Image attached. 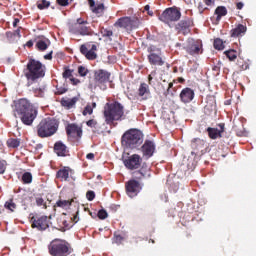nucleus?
I'll return each mask as SVG.
<instances>
[{"instance_id": "f257e3e1", "label": "nucleus", "mask_w": 256, "mask_h": 256, "mask_svg": "<svg viewBox=\"0 0 256 256\" xmlns=\"http://www.w3.org/2000/svg\"><path fill=\"white\" fill-rule=\"evenodd\" d=\"M14 115L15 117L20 115L21 121L24 125H32L33 121H35V118L37 117V107L29 103L27 99H20L15 104Z\"/></svg>"}, {"instance_id": "f03ea898", "label": "nucleus", "mask_w": 256, "mask_h": 256, "mask_svg": "<svg viewBox=\"0 0 256 256\" xmlns=\"http://www.w3.org/2000/svg\"><path fill=\"white\" fill-rule=\"evenodd\" d=\"M125 115V108L119 102L107 103L104 107V117L107 125L119 121Z\"/></svg>"}, {"instance_id": "7ed1b4c3", "label": "nucleus", "mask_w": 256, "mask_h": 256, "mask_svg": "<svg viewBox=\"0 0 256 256\" xmlns=\"http://www.w3.org/2000/svg\"><path fill=\"white\" fill-rule=\"evenodd\" d=\"M143 143V133L137 129H130L122 136V145L128 149H136Z\"/></svg>"}, {"instance_id": "20e7f679", "label": "nucleus", "mask_w": 256, "mask_h": 256, "mask_svg": "<svg viewBox=\"0 0 256 256\" xmlns=\"http://www.w3.org/2000/svg\"><path fill=\"white\" fill-rule=\"evenodd\" d=\"M59 124L57 120L51 118L43 119L37 126V133L40 137H51L57 133Z\"/></svg>"}, {"instance_id": "39448f33", "label": "nucleus", "mask_w": 256, "mask_h": 256, "mask_svg": "<svg viewBox=\"0 0 256 256\" xmlns=\"http://www.w3.org/2000/svg\"><path fill=\"white\" fill-rule=\"evenodd\" d=\"M28 72H26V78L28 81H36V79H41L45 77V65L36 60H30L27 65Z\"/></svg>"}, {"instance_id": "423d86ee", "label": "nucleus", "mask_w": 256, "mask_h": 256, "mask_svg": "<svg viewBox=\"0 0 256 256\" xmlns=\"http://www.w3.org/2000/svg\"><path fill=\"white\" fill-rule=\"evenodd\" d=\"M49 253L52 256H67L71 255V247L65 240L55 239L53 240L49 247Z\"/></svg>"}, {"instance_id": "0eeeda50", "label": "nucleus", "mask_w": 256, "mask_h": 256, "mask_svg": "<svg viewBox=\"0 0 256 256\" xmlns=\"http://www.w3.org/2000/svg\"><path fill=\"white\" fill-rule=\"evenodd\" d=\"M115 25L116 27H121L122 29L131 31V29H137L139 25H141V21L137 17H123L120 18Z\"/></svg>"}, {"instance_id": "6e6552de", "label": "nucleus", "mask_w": 256, "mask_h": 256, "mask_svg": "<svg viewBox=\"0 0 256 256\" xmlns=\"http://www.w3.org/2000/svg\"><path fill=\"white\" fill-rule=\"evenodd\" d=\"M163 23H171V21H179L181 12L177 8H167L159 17Z\"/></svg>"}, {"instance_id": "1a4fd4ad", "label": "nucleus", "mask_w": 256, "mask_h": 256, "mask_svg": "<svg viewBox=\"0 0 256 256\" xmlns=\"http://www.w3.org/2000/svg\"><path fill=\"white\" fill-rule=\"evenodd\" d=\"M149 55H148V61L150 65H164L163 58L161 57V49L155 47V46H150L148 48Z\"/></svg>"}, {"instance_id": "9d476101", "label": "nucleus", "mask_w": 256, "mask_h": 256, "mask_svg": "<svg viewBox=\"0 0 256 256\" xmlns=\"http://www.w3.org/2000/svg\"><path fill=\"white\" fill-rule=\"evenodd\" d=\"M183 49H185L189 55H197L201 51V41L189 38L186 43L183 44Z\"/></svg>"}, {"instance_id": "9b49d317", "label": "nucleus", "mask_w": 256, "mask_h": 256, "mask_svg": "<svg viewBox=\"0 0 256 256\" xmlns=\"http://www.w3.org/2000/svg\"><path fill=\"white\" fill-rule=\"evenodd\" d=\"M96 51H97V45L95 44L86 43L80 47V52L89 61H93L97 59V53H95Z\"/></svg>"}, {"instance_id": "f8f14e48", "label": "nucleus", "mask_w": 256, "mask_h": 256, "mask_svg": "<svg viewBox=\"0 0 256 256\" xmlns=\"http://www.w3.org/2000/svg\"><path fill=\"white\" fill-rule=\"evenodd\" d=\"M109 77H111V74L105 70H98L95 72V81L96 85L100 87L103 91L107 89V85L105 83H109Z\"/></svg>"}, {"instance_id": "ddd939ff", "label": "nucleus", "mask_w": 256, "mask_h": 256, "mask_svg": "<svg viewBox=\"0 0 256 256\" xmlns=\"http://www.w3.org/2000/svg\"><path fill=\"white\" fill-rule=\"evenodd\" d=\"M141 161V156L138 154H133L132 156L124 159L123 163L126 169L133 171V169H139V167H141Z\"/></svg>"}, {"instance_id": "4468645a", "label": "nucleus", "mask_w": 256, "mask_h": 256, "mask_svg": "<svg viewBox=\"0 0 256 256\" xmlns=\"http://www.w3.org/2000/svg\"><path fill=\"white\" fill-rule=\"evenodd\" d=\"M126 191L129 197H137V193L141 191V185L136 180H130L126 184Z\"/></svg>"}, {"instance_id": "2eb2a0df", "label": "nucleus", "mask_w": 256, "mask_h": 256, "mask_svg": "<svg viewBox=\"0 0 256 256\" xmlns=\"http://www.w3.org/2000/svg\"><path fill=\"white\" fill-rule=\"evenodd\" d=\"M142 153L146 159L153 157V153H155V143L151 140H146L142 146Z\"/></svg>"}, {"instance_id": "dca6fc26", "label": "nucleus", "mask_w": 256, "mask_h": 256, "mask_svg": "<svg viewBox=\"0 0 256 256\" xmlns=\"http://www.w3.org/2000/svg\"><path fill=\"white\" fill-rule=\"evenodd\" d=\"M33 229H38V231H45L49 227V220H47V216H42L37 220H34L32 223Z\"/></svg>"}, {"instance_id": "f3484780", "label": "nucleus", "mask_w": 256, "mask_h": 256, "mask_svg": "<svg viewBox=\"0 0 256 256\" xmlns=\"http://www.w3.org/2000/svg\"><path fill=\"white\" fill-rule=\"evenodd\" d=\"M195 97V92L191 88H184L180 93L182 103H191Z\"/></svg>"}, {"instance_id": "a211bd4d", "label": "nucleus", "mask_w": 256, "mask_h": 256, "mask_svg": "<svg viewBox=\"0 0 256 256\" xmlns=\"http://www.w3.org/2000/svg\"><path fill=\"white\" fill-rule=\"evenodd\" d=\"M66 133L69 137H81V135H83V130L76 124H69L66 127Z\"/></svg>"}, {"instance_id": "6ab92c4d", "label": "nucleus", "mask_w": 256, "mask_h": 256, "mask_svg": "<svg viewBox=\"0 0 256 256\" xmlns=\"http://www.w3.org/2000/svg\"><path fill=\"white\" fill-rule=\"evenodd\" d=\"M220 129L217 128H207L208 135L210 139H219L222 133L225 131V124H219Z\"/></svg>"}, {"instance_id": "aec40b11", "label": "nucleus", "mask_w": 256, "mask_h": 256, "mask_svg": "<svg viewBox=\"0 0 256 256\" xmlns=\"http://www.w3.org/2000/svg\"><path fill=\"white\" fill-rule=\"evenodd\" d=\"M71 175H73V170L68 167H64L57 172L56 177L57 179H60V181H69V177H71Z\"/></svg>"}, {"instance_id": "412c9836", "label": "nucleus", "mask_w": 256, "mask_h": 256, "mask_svg": "<svg viewBox=\"0 0 256 256\" xmlns=\"http://www.w3.org/2000/svg\"><path fill=\"white\" fill-rule=\"evenodd\" d=\"M84 23H87V22L79 18L77 19V23L75 24V27L78 30V33H80V35H90L91 32L87 26H84Z\"/></svg>"}, {"instance_id": "4be33fe9", "label": "nucleus", "mask_w": 256, "mask_h": 256, "mask_svg": "<svg viewBox=\"0 0 256 256\" xmlns=\"http://www.w3.org/2000/svg\"><path fill=\"white\" fill-rule=\"evenodd\" d=\"M54 151L58 155V157H65L67 155V146L62 142H56L54 145Z\"/></svg>"}, {"instance_id": "5701e85b", "label": "nucleus", "mask_w": 256, "mask_h": 256, "mask_svg": "<svg viewBox=\"0 0 256 256\" xmlns=\"http://www.w3.org/2000/svg\"><path fill=\"white\" fill-rule=\"evenodd\" d=\"M138 95L143 99H149L151 97V91H149V85L142 83L138 89Z\"/></svg>"}, {"instance_id": "b1692460", "label": "nucleus", "mask_w": 256, "mask_h": 256, "mask_svg": "<svg viewBox=\"0 0 256 256\" xmlns=\"http://www.w3.org/2000/svg\"><path fill=\"white\" fill-rule=\"evenodd\" d=\"M247 32V26L239 24L236 28L232 29L231 37H241V35H245Z\"/></svg>"}, {"instance_id": "393cba45", "label": "nucleus", "mask_w": 256, "mask_h": 256, "mask_svg": "<svg viewBox=\"0 0 256 256\" xmlns=\"http://www.w3.org/2000/svg\"><path fill=\"white\" fill-rule=\"evenodd\" d=\"M90 7H92L93 13H95L98 17H101L103 15V11H105V6L103 4H99L93 8V5H95V2L93 0H89Z\"/></svg>"}, {"instance_id": "a878e982", "label": "nucleus", "mask_w": 256, "mask_h": 256, "mask_svg": "<svg viewBox=\"0 0 256 256\" xmlns=\"http://www.w3.org/2000/svg\"><path fill=\"white\" fill-rule=\"evenodd\" d=\"M49 45H51V41H49L47 38L38 40L36 43V47L39 51H46Z\"/></svg>"}, {"instance_id": "bb28decb", "label": "nucleus", "mask_w": 256, "mask_h": 256, "mask_svg": "<svg viewBox=\"0 0 256 256\" xmlns=\"http://www.w3.org/2000/svg\"><path fill=\"white\" fill-rule=\"evenodd\" d=\"M97 107V103L93 102L91 104H87L86 107L84 108L82 114L84 116L86 115H93V110Z\"/></svg>"}, {"instance_id": "cd10ccee", "label": "nucleus", "mask_w": 256, "mask_h": 256, "mask_svg": "<svg viewBox=\"0 0 256 256\" xmlns=\"http://www.w3.org/2000/svg\"><path fill=\"white\" fill-rule=\"evenodd\" d=\"M215 14L217 15V21H219L222 17L227 15V8H225V6H219L216 8Z\"/></svg>"}, {"instance_id": "c85d7f7f", "label": "nucleus", "mask_w": 256, "mask_h": 256, "mask_svg": "<svg viewBox=\"0 0 256 256\" xmlns=\"http://www.w3.org/2000/svg\"><path fill=\"white\" fill-rule=\"evenodd\" d=\"M77 103V98H67L62 100L63 107H68V109H71Z\"/></svg>"}, {"instance_id": "c756f323", "label": "nucleus", "mask_w": 256, "mask_h": 256, "mask_svg": "<svg viewBox=\"0 0 256 256\" xmlns=\"http://www.w3.org/2000/svg\"><path fill=\"white\" fill-rule=\"evenodd\" d=\"M214 49H217L218 51H223L225 49V42L223 40L217 38L214 40Z\"/></svg>"}, {"instance_id": "7c9ffc66", "label": "nucleus", "mask_w": 256, "mask_h": 256, "mask_svg": "<svg viewBox=\"0 0 256 256\" xmlns=\"http://www.w3.org/2000/svg\"><path fill=\"white\" fill-rule=\"evenodd\" d=\"M8 147H12L13 149H16V147H19L21 145V140L11 138L7 141Z\"/></svg>"}, {"instance_id": "2f4dec72", "label": "nucleus", "mask_w": 256, "mask_h": 256, "mask_svg": "<svg viewBox=\"0 0 256 256\" xmlns=\"http://www.w3.org/2000/svg\"><path fill=\"white\" fill-rule=\"evenodd\" d=\"M57 207H61L62 209H69L71 207V201L69 200H59L56 203Z\"/></svg>"}, {"instance_id": "473e14b6", "label": "nucleus", "mask_w": 256, "mask_h": 256, "mask_svg": "<svg viewBox=\"0 0 256 256\" xmlns=\"http://www.w3.org/2000/svg\"><path fill=\"white\" fill-rule=\"evenodd\" d=\"M226 57H228L229 61H235L237 59V51L228 50L224 52Z\"/></svg>"}, {"instance_id": "72a5a7b5", "label": "nucleus", "mask_w": 256, "mask_h": 256, "mask_svg": "<svg viewBox=\"0 0 256 256\" xmlns=\"http://www.w3.org/2000/svg\"><path fill=\"white\" fill-rule=\"evenodd\" d=\"M23 183H31L33 181V175L31 173L26 172L22 176Z\"/></svg>"}, {"instance_id": "f704fd0d", "label": "nucleus", "mask_w": 256, "mask_h": 256, "mask_svg": "<svg viewBox=\"0 0 256 256\" xmlns=\"http://www.w3.org/2000/svg\"><path fill=\"white\" fill-rule=\"evenodd\" d=\"M4 207L6 209H9V211H15V209L17 208V205L14 203L13 200H9L5 203Z\"/></svg>"}, {"instance_id": "c9c22d12", "label": "nucleus", "mask_w": 256, "mask_h": 256, "mask_svg": "<svg viewBox=\"0 0 256 256\" xmlns=\"http://www.w3.org/2000/svg\"><path fill=\"white\" fill-rule=\"evenodd\" d=\"M51 3L47 0H42L37 3L38 9H47Z\"/></svg>"}, {"instance_id": "e433bc0d", "label": "nucleus", "mask_w": 256, "mask_h": 256, "mask_svg": "<svg viewBox=\"0 0 256 256\" xmlns=\"http://www.w3.org/2000/svg\"><path fill=\"white\" fill-rule=\"evenodd\" d=\"M97 215H98V218L101 220L107 219V217H109V214L107 213V211L105 209L99 210Z\"/></svg>"}, {"instance_id": "4c0bfd02", "label": "nucleus", "mask_w": 256, "mask_h": 256, "mask_svg": "<svg viewBox=\"0 0 256 256\" xmlns=\"http://www.w3.org/2000/svg\"><path fill=\"white\" fill-rule=\"evenodd\" d=\"M78 73H79L80 77H86L87 74L89 73V70H87L84 66H79Z\"/></svg>"}, {"instance_id": "58836bf2", "label": "nucleus", "mask_w": 256, "mask_h": 256, "mask_svg": "<svg viewBox=\"0 0 256 256\" xmlns=\"http://www.w3.org/2000/svg\"><path fill=\"white\" fill-rule=\"evenodd\" d=\"M36 97H43L45 95V87L34 89Z\"/></svg>"}, {"instance_id": "ea45409f", "label": "nucleus", "mask_w": 256, "mask_h": 256, "mask_svg": "<svg viewBox=\"0 0 256 256\" xmlns=\"http://www.w3.org/2000/svg\"><path fill=\"white\" fill-rule=\"evenodd\" d=\"M101 34H102V37H113V31L109 29H102Z\"/></svg>"}, {"instance_id": "a19ab883", "label": "nucleus", "mask_w": 256, "mask_h": 256, "mask_svg": "<svg viewBox=\"0 0 256 256\" xmlns=\"http://www.w3.org/2000/svg\"><path fill=\"white\" fill-rule=\"evenodd\" d=\"M5 169H7V162L5 160H0V175L5 173Z\"/></svg>"}, {"instance_id": "79ce46f5", "label": "nucleus", "mask_w": 256, "mask_h": 256, "mask_svg": "<svg viewBox=\"0 0 256 256\" xmlns=\"http://www.w3.org/2000/svg\"><path fill=\"white\" fill-rule=\"evenodd\" d=\"M86 125L88 127H92L93 129H97V127H99V124L94 119L87 121Z\"/></svg>"}, {"instance_id": "37998d69", "label": "nucleus", "mask_w": 256, "mask_h": 256, "mask_svg": "<svg viewBox=\"0 0 256 256\" xmlns=\"http://www.w3.org/2000/svg\"><path fill=\"white\" fill-rule=\"evenodd\" d=\"M202 143H203V140H201V139H199V138H194V139L192 140V147H193L194 149H197V145H202Z\"/></svg>"}, {"instance_id": "c03bdc74", "label": "nucleus", "mask_w": 256, "mask_h": 256, "mask_svg": "<svg viewBox=\"0 0 256 256\" xmlns=\"http://www.w3.org/2000/svg\"><path fill=\"white\" fill-rule=\"evenodd\" d=\"M86 197H87L88 201H93V199H95V192L88 191L86 194Z\"/></svg>"}, {"instance_id": "a18cd8bd", "label": "nucleus", "mask_w": 256, "mask_h": 256, "mask_svg": "<svg viewBox=\"0 0 256 256\" xmlns=\"http://www.w3.org/2000/svg\"><path fill=\"white\" fill-rule=\"evenodd\" d=\"M71 1L73 0H57V3H59L62 7H67Z\"/></svg>"}, {"instance_id": "49530a36", "label": "nucleus", "mask_w": 256, "mask_h": 256, "mask_svg": "<svg viewBox=\"0 0 256 256\" xmlns=\"http://www.w3.org/2000/svg\"><path fill=\"white\" fill-rule=\"evenodd\" d=\"M64 79H69L71 77V70H65L63 72Z\"/></svg>"}, {"instance_id": "de8ad7c7", "label": "nucleus", "mask_w": 256, "mask_h": 256, "mask_svg": "<svg viewBox=\"0 0 256 256\" xmlns=\"http://www.w3.org/2000/svg\"><path fill=\"white\" fill-rule=\"evenodd\" d=\"M70 82L72 83V85H79V83H81V81L76 78H70Z\"/></svg>"}, {"instance_id": "09e8293b", "label": "nucleus", "mask_w": 256, "mask_h": 256, "mask_svg": "<svg viewBox=\"0 0 256 256\" xmlns=\"http://www.w3.org/2000/svg\"><path fill=\"white\" fill-rule=\"evenodd\" d=\"M14 36H15V37H18V39H21V29H20V28H18L17 30H15Z\"/></svg>"}, {"instance_id": "8fccbe9b", "label": "nucleus", "mask_w": 256, "mask_h": 256, "mask_svg": "<svg viewBox=\"0 0 256 256\" xmlns=\"http://www.w3.org/2000/svg\"><path fill=\"white\" fill-rule=\"evenodd\" d=\"M53 52H50V53H48V54H46V55H44V59H46V60H51V59H53Z\"/></svg>"}, {"instance_id": "3c124183", "label": "nucleus", "mask_w": 256, "mask_h": 256, "mask_svg": "<svg viewBox=\"0 0 256 256\" xmlns=\"http://www.w3.org/2000/svg\"><path fill=\"white\" fill-rule=\"evenodd\" d=\"M36 203H37V205H38L39 207H41V205H43V203H44L43 198H37V199H36Z\"/></svg>"}, {"instance_id": "603ef678", "label": "nucleus", "mask_w": 256, "mask_h": 256, "mask_svg": "<svg viewBox=\"0 0 256 256\" xmlns=\"http://www.w3.org/2000/svg\"><path fill=\"white\" fill-rule=\"evenodd\" d=\"M86 159H89L90 161H93V159H95V154H93V153L87 154Z\"/></svg>"}, {"instance_id": "864d4df0", "label": "nucleus", "mask_w": 256, "mask_h": 256, "mask_svg": "<svg viewBox=\"0 0 256 256\" xmlns=\"http://www.w3.org/2000/svg\"><path fill=\"white\" fill-rule=\"evenodd\" d=\"M156 74H157V72L153 71V72L149 75V77H148L149 83H151V81L153 80V77H155Z\"/></svg>"}, {"instance_id": "5fc2aeb1", "label": "nucleus", "mask_w": 256, "mask_h": 256, "mask_svg": "<svg viewBox=\"0 0 256 256\" xmlns=\"http://www.w3.org/2000/svg\"><path fill=\"white\" fill-rule=\"evenodd\" d=\"M63 93H67V89H65V88L58 89V94L59 95H63Z\"/></svg>"}, {"instance_id": "6e6d98bb", "label": "nucleus", "mask_w": 256, "mask_h": 256, "mask_svg": "<svg viewBox=\"0 0 256 256\" xmlns=\"http://www.w3.org/2000/svg\"><path fill=\"white\" fill-rule=\"evenodd\" d=\"M180 25L182 29H187V27H189V24L187 22H181Z\"/></svg>"}, {"instance_id": "4d7b16f0", "label": "nucleus", "mask_w": 256, "mask_h": 256, "mask_svg": "<svg viewBox=\"0 0 256 256\" xmlns=\"http://www.w3.org/2000/svg\"><path fill=\"white\" fill-rule=\"evenodd\" d=\"M236 7H237V9H243V2H238L237 4H236Z\"/></svg>"}, {"instance_id": "13d9d810", "label": "nucleus", "mask_w": 256, "mask_h": 256, "mask_svg": "<svg viewBox=\"0 0 256 256\" xmlns=\"http://www.w3.org/2000/svg\"><path fill=\"white\" fill-rule=\"evenodd\" d=\"M215 0H205V4L206 5H211L212 3H214Z\"/></svg>"}, {"instance_id": "bf43d9fd", "label": "nucleus", "mask_w": 256, "mask_h": 256, "mask_svg": "<svg viewBox=\"0 0 256 256\" xmlns=\"http://www.w3.org/2000/svg\"><path fill=\"white\" fill-rule=\"evenodd\" d=\"M72 221H74V223H77L79 221V216L75 215L73 218H72Z\"/></svg>"}, {"instance_id": "052dcab7", "label": "nucleus", "mask_w": 256, "mask_h": 256, "mask_svg": "<svg viewBox=\"0 0 256 256\" xmlns=\"http://www.w3.org/2000/svg\"><path fill=\"white\" fill-rule=\"evenodd\" d=\"M33 46V41L29 40L27 43H26V47H32Z\"/></svg>"}, {"instance_id": "680f3d73", "label": "nucleus", "mask_w": 256, "mask_h": 256, "mask_svg": "<svg viewBox=\"0 0 256 256\" xmlns=\"http://www.w3.org/2000/svg\"><path fill=\"white\" fill-rule=\"evenodd\" d=\"M121 236H116L115 241L116 243H121Z\"/></svg>"}, {"instance_id": "e2e57ef3", "label": "nucleus", "mask_w": 256, "mask_h": 256, "mask_svg": "<svg viewBox=\"0 0 256 256\" xmlns=\"http://www.w3.org/2000/svg\"><path fill=\"white\" fill-rule=\"evenodd\" d=\"M17 23H19V19H15L13 22V27H17Z\"/></svg>"}, {"instance_id": "0e129e2a", "label": "nucleus", "mask_w": 256, "mask_h": 256, "mask_svg": "<svg viewBox=\"0 0 256 256\" xmlns=\"http://www.w3.org/2000/svg\"><path fill=\"white\" fill-rule=\"evenodd\" d=\"M149 9H151V7H150L149 5H146V6L144 7V11L149 12Z\"/></svg>"}, {"instance_id": "69168bd1", "label": "nucleus", "mask_w": 256, "mask_h": 256, "mask_svg": "<svg viewBox=\"0 0 256 256\" xmlns=\"http://www.w3.org/2000/svg\"><path fill=\"white\" fill-rule=\"evenodd\" d=\"M147 14L150 15V17H153V11L149 10Z\"/></svg>"}, {"instance_id": "338daca9", "label": "nucleus", "mask_w": 256, "mask_h": 256, "mask_svg": "<svg viewBox=\"0 0 256 256\" xmlns=\"http://www.w3.org/2000/svg\"><path fill=\"white\" fill-rule=\"evenodd\" d=\"M3 213V206H0V215Z\"/></svg>"}, {"instance_id": "774afa93", "label": "nucleus", "mask_w": 256, "mask_h": 256, "mask_svg": "<svg viewBox=\"0 0 256 256\" xmlns=\"http://www.w3.org/2000/svg\"><path fill=\"white\" fill-rule=\"evenodd\" d=\"M64 225H65V227H67V221H64Z\"/></svg>"}]
</instances>
